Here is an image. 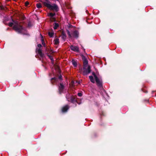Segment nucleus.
<instances>
[{
	"label": "nucleus",
	"mask_w": 156,
	"mask_h": 156,
	"mask_svg": "<svg viewBox=\"0 0 156 156\" xmlns=\"http://www.w3.org/2000/svg\"><path fill=\"white\" fill-rule=\"evenodd\" d=\"M13 28L16 32L21 34H23V32L25 30L23 28L18 22L14 23Z\"/></svg>",
	"instance_id": "1"
},
{
	"label": "nucleus",
	"mask_w": 156,
	"mask_h": 156,
	"mask_svg": "<svg viewBox=\"0 0 156 156\" xmlns=\"http://www.w3.org/2000/svg\"><path fill=\"white\" fill-rule=\"evenodd\" d=\"M44 5L49 9L57 11L58 10V6L56 4L51 5L50 2H44Z\"/></svg>",
	"instance_id": "2"
},
{
	"label": "nucleus",
	"mask_w": 156,
	"mask_h": 156,
	"mask_svg": "<svg viewBox=\"0 0 156 156\" xmlns=\"http://www.w3.org/2000/svg\"><path fill=\"white\" fill-rule=\"evenodd\" d=\"M67 32L69 38H77L78 37L79 33L76 30L74 31L72 34H71L70 32L68 30L67 31Z\"/></svg>",
	"instance_id": "3"
},
{
	"label": "nucleus",
	"mask_w": 156,
	"mask_h": 156,
	"mask_svg": "<svg viewBox=\"0 0 156 156\" xmlns=\"http://www.w3.org/2000/svg\"><path fill=\"white\" fill-rule=\"evenodd\" d=\"M90 66L83 67V73L84 75H87L90 72Z\"/></svg>",
	"instance_id": "4"
},
{
	"label": "nucleus",
	"mask_w": 156,
	"mask_h": 156,
	"mask_svg": "<svg viewBox=\"0 0 156 156\" xmlns=\"http://www.w3.org/2000/svg\"><path fill=\"white\" fill-rule=\"evenodd\" d=\"M93 74L94 75L97 85L100 87H101L102 85L101 80H100L98 79V78L97 77L96 75L94 74V73H93Z\"/></svg>",
	"instance_id": "5"
},
{
	"label": "nucleus",
	"mask_w": 156,
	"mask_h": 156,
	"mask_svg": "<svg viewBox=\"0 0 156 156\" xmlns=\"http://www.w3.org/2000/svg\"><path fill=\"white\" fill-rule=\"evenodd\" d=\"M82 59L83 61V67H87L88 66H90L88 65V61L86 59L85 57L83 55H81Z\"/></svg>",
	"instance_id": "6"
},
{
	"label": "nucleus",
	"mask_w": 156,
	"mask_h": 156,
	"mask_svg": "<svg viewBox=\"0 0 156 156\" xmlns=\"http://www.w3.org/2000/svg\"><path fill=\"white\" fill-rule=\"evenodd\" d=\"M64 86L62 83H60V85L59 86L58 90L59 94H61L62 93H64Z\"/></svg>",
	"instance_id": "7"
},
{
	"label": "nucleus",
	"mask_w": 156,
	"mask_h": 156,
	"mask_svg": "<svg viewBox=\"0 0 156 156\" xmlns=\"http://www.w3.org/2000/svg\"><path fill=\"white\" fill-rule=\"evenodd\" d=\"M42 49H36V52L37 53L39 56L41 58H43L44 56V55L42 52Z\"/></svg>",
	"instance_id": "8"
},
{
	"label": "nucleus",
	"mask_w": 156,
	"mask_h": 156,
	"mask_svg": "<svg viewBox=\"0 0 156 156\" xmlns=\"http://www.w3.org/2000/svg\"><path fill=\"white\" fill-rule=\"evenodd\" d=\"M69 106L68 105H66L62 108V112H66L69 108Z\"/></svg>",
	"instance_id": "9"
},
{
	"label": "nucleus",
	"mask_w": 156,
	"mask_h": 156,
	"mask_svg": "<svg viewBox=\"0 0 156 156\" xmlns=\"http://www.w3.org/2000/svg\"><path fill=\"white\" fill-rule=\"evenodd\" d=\"M46 55L48 57L51 61V62L53 65L54 64V59H53L52 56L51 55H49L48 54H46Z\"/></svg>",
	"instance_id": "10"
},
{
	"label": "nucleus",
	"mask_w": 156,
	"mask_h": 156,
	"mask_svg": "<svg viewBox=\"0 0 156 156\" xmlns=\"http://www.w3.org/2000/svg\"><path fill=\"white\" fill-rule=\"evenodd\" d=\"M66 98L67 100L68 101H69V100H70L73 103H74L75 101V99L71 96L70 99H69V98H67V95L66 96Z\"/></svg>",
	"instance_id": "11"
},
{
	"label": "nucleus",
	"mask_w": 156,
	"mask_h": 156,
	"mask_svg": "<svg viewBox=\"0 0 156 156\" xmlns=\"http://www.w3.org/2000/svg\"><path fill=\"white\" fill-rule=\"evenodd\" d=\"M61 37L63 40H65L66 39V35L63 32L62 33Z\"/></svg>",
	"instance_id": "12"
},
{
	"label": "nucleus",
	"mask_w": 156,
	"mask_h": 156,
	"mask_svg": "<svg viewBox=\"0 0 156 156\" xmlns=\"http://www.w3.org/2000/svg\"><path fill=\"white\" fill-rule=\"evenodd\" d=\"M89 79L90 80V81L92 83H94V80L93 78V77L92 76H89Z\"/></svg>",
	"instance_id": "13"
},
{
	"label": "nucleus",
	"mask_w": 156,
	"mask_h": 156,
	"mask_svg": "<svg viewBox=\"0 0 156 156\" xmlns=\"http://www.w3.org/2000/svg\"><path fill=\"white\" fill-rule=\"evenodd\" d=\"M54 42H55V44H58L59 42V39H58V38H55V40H54Z\"/></svg>",
	"instance_id": "14"
},
{
	"label": "nucleus",
	"mask_w": 156,
	"mask_h": 156,
	"mask_svg": "<svg viewBox=\"0 0 156 156\" xmlns=\"http://www.w3.org/2000/svg\"><path fill=\"white\" fill-rule=\"evenodd\" d=\"M58 26H59V25L58 23H55V25H54V29H56L57 28V27H58Z\"/></svg>",
	"instance_id": "15"
},
{
	"label": "nucleus",
	"mask_w": 156,
	"mask_h": 156,
	"mask_svg": "<svg viewBox=\"0 0 156 156\" xmlns=\"http://www.w3.org/2000/svg\"><path fill=\"white\" fill-rule=\"evenodd\" d=\"M72 64L73 65L75 66L76 67L77 66V63L76 62L74 61H72Z\"/></svg>",
	"instance_id": "16"
},
{
	"label": "nucleus",
	"mask_w": 156,
	"mask_h": 156,
	"mask_svg": "<svg viewBox=\"0 0 156 156\" xmlns=\"http://www.w3.org/2000/svg\"><path fill=\"white\" fill-rule=\"evenodd\" d=\"M53 34H54V33L53 32H48V35L51 37H52L53 36Z\"/></svg>",
	"instance_id": "17"
},
{
	"label": "nucleus",
	"mask_w": 156,
	"mask_h": 156,
	"mask_svg": "<svg viewBox=\"0 0 156 156\" xmlns=\"http://www.w3.org/2000/svg\"><path fill=\"white\" fill-rule=\"evenodd\" d=\"M36 6L38 8H41V5L40 3H37L36 4Z\"/></svg>",
	"instance_id": "18"
},
{
	"label": "nucleus",
	"mask_w": 156,
	"mask_h": 156,
	"mask_svg": "<svg viewBox=\"0 0 156 156\" xmlns=\"http://www.w3.org/2000/svg\"><path fill=\"white\" fill-rule=\"evenodd\" d=\"M70 49H78V48L76 46H73V45H71L70 46Z\"/></svg>",
	"instance_id": "19"
},
{
	"label": "nucleus",
	"mask_w": 156,
	"mask_h": 156,
	"mask_svg": "<svg viewBox=\"0 0 156 156\" xmlns=\"http://www.w3.org/2000/svg\"><path fill=\"white\" fill-rule=\"evenodd\" d=\"M55 15V13H50L49 14V16L51 17H53Z\"/></svg>",
	"instance_id": "20"
},
{
	"label": "nucleus",
	"mask_w": 156,
	"mask_h": 156,
	"mask_svg": "<svg viewBox=\"0 0 156 156\" xmlns=\"http://www.w3.org/2000/svg\"><path fill=\"white\" fill-rule=\"evenodd\" d=\"M71 50L76 52H78L79 51V49H71Z\"/></svg>",
	"instance_id": "21"
},
{
	"label": "nucleus",
	"mask_w": 156,
	"mask_h": 156,
	"mask_svg": "<svg viewBox=\"0 0 156 156\" xmlns=\"http://www.w3.org/2000/svg\"><path fill=\"white\" fill-rule=\"evenodd\" d=\"M42 42V44L43 45L45 46V44L44 42V40L42 39H41Z\"/></svg>",
	"instance_id": "22"
},
{
	"label": "nucleus",
	"mask_w": 156,
	"mask_h": 156,
	"mask_svg": "<svg viewBox=\"0 0 156 156\" xmlns=\"http://www.w3.org/2000/svg\"><path fill=\"white\" fill-rule=\"evenodd\" d=\"M82 95V94L81 93H78V95L79 97H81Z\"/></svg>",
	"instance_id": "23"
},
{
	"label": "nucleus",
	"mask_w": 156,
	"mask_h": 156,
	"mask_svg": "<svg viewBox=\"0 0 156 156\" xmlns=\"http://www.w3.org/2000/svg\"><path fill=\"white\" fill-rule=\"evenodd\" d=\"M13 25V23H9V26L10 27H12Z\"/></svg>",
	"instance_id": "24"
},
{
	"label": "nucleus",
	"mask_w": 156,
	"mask_h": 156,
	"mask_svg": "<svg viewBox=\"0 0 156 156\" xmlns=\"http://www.w3.org/2000/svg\"><path fill=\"white\" fill-rule=\"evenodd\" d=\"M29 4V3L28 2H26L25 3V5L26 6H27Z\"/></svg>",
	"instance_id": "25"
},
{
	"label": "nucleus",
	"mask_w": 156,
	"mask_h": 156,
	"mask_svg": "<svg viewBox=\"0 0 156 156\" xmlns=\"http://www.w3.org/2000/svg\"><path fill=\"white\" fill-rule=\"evenodd\" d=\"M37 46H38V48H41V44H38L37 45Z\"/></svg>",
	"instance_id": "26"
},
{
	"label": "nucleus",
	"mask_w": 156,
	"mask_h": 156,
	"mask_svg": "<svg viewBox=\"0 0 156 156\" xmlns=\"http://www.w3.org/2000/svg\"><path fill=\"white\" fill-rule=\"evenodd\" d=\"M57 79L56 78H55V77L52 78L51 79V80H55V81H56Z\"/></svg>",
	"instance_id": "27"
},
{
	"label": "nucleus",
	"mask_w": 156,
	"mask_h": 156,
	"mask_svg": "<svg viewBox=\"0 0 156 156\" xmlns=\"http://www.w3.org/2000/svg\"><path fill=\"white\" fill-rule=\"evenodd\" d=\"M59 79L60 80H62V76H59Z\"/></svg>",
	"instance_id": "28"
},
{
	"label": "nucleus",
	"mask_w": 156,
	"mask_h": 156,
	"mask_svg": "<svg viewBox=\"0 0 156 156\" xmlns=\"http://www.w3.org/2000/svg\"><path fill=\"white\" fill-rule=\"evenodd\" d=\"M1 9H3V8H2V7H1Z\"/></svg>",
	"instance_id": "29"
}]
</instances>
